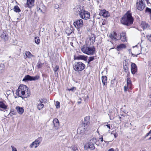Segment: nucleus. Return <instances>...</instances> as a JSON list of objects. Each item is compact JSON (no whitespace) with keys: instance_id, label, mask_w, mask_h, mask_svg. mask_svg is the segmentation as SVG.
<instances>
[{"instance_id":"f257e3e1","label":"nucleus","mask_w":151,"mask_h":151,"mask_svg":"<svg viewBox=\"0 0 151 151\" xmlns=\"http://www.w3.org/2000/svg\"><path fill=\"white\" fill-rule=\"evenodd\" d=\"M133 21L134 18L132 13L129 11L122 17L120 20L122 24L127 26L132 25L133 23Z\"/></svg>"},{"instance_id":"f03ea898","label":"nucleus","mask_w":151,"mask_h":151,"mask_svg":"<svg viewBox=\"0 0 151 151\" xmlns=\"http://www.w3.org/2000/svg\"><path fill=\"white\" fill-rule=\"evenodd\" d=\"M27 87L25 85H20L17 90L16 94L19 97L22 98V99L25 97V91L27 90Z\"/></svg>"},{"instance_id":"7ed1b4c3","label":"nucleus","mask_w":151,"mask_h":151,"mask_svg":"<svg viewBox=\"0 0 151 151\" xmlns=\"http://www.w3.org/2000/svg\"><path fill=\"white\" fill-rule=\"evenodd\" d=\"M81 50L83 53L87 55H93L95 51V49L94 46L89 47L87 45H83Z\"/></svg>"},{"instance_id":"20e7f679","label":"nucleus","mask_w":151,"mask_h":151,"mask_svg":"<svg viewBox=\"0 0 151 151\" xmlns=\"http://www.w3.org/2000/svg\"><path fill=\"white\" fill-rule=\"evenodd\" d=\"M85 65L81 62L76 63L73 66L74 69L76 71H81L85 68Z\"/></svg>"},{"instance_id":"39448f33","label":"nucleus","mask_w":151,"mask_h":151,"mask_svg":"<svg viewBox=\"0 0 151 151\" xmlns=\"http://www.w3.org/2000/svg\"><path fill=\"white\" fill-rule=\"evenodd\" d=\"M39 78V76H31L29 75L26 76L23 79V81H36Z\"/></svg>"},{"instance_id":"423d86ee","label":"nucleus","mask_w":151,"mask_h":151,"mask_svg":"<svg viewBox=\"0 0 151 151\" xmlns=\"http://www.w3.org/2000/svg\"><path fill=\"white\" fill-rule=\"evenodd\" d=\"M42 140V137H39L34 141L30 145V148H32L34 146L35 148H36L39 145L40 142Z\"/></svg>"},{"instance_id":"0eeeda50","label":"nucleus","mask_w":151,"mask_h":151,"mask_svg":"<svg viewBox=\"0 0 151 151\" xmlns=\"http://www.w3.org/2000/svg\"><path fill=\"white\" fill-rule=\"evenodd\" d=\"M84 10V9L83 7L79 5H77L74 9V11L77 14H78L80 16L81 14L83 13Z\"/></svg>"},{"instance_id":"6e6552de","label":"nucleus","mask_w":151,"mask_h":151,"mask_svg":"<svg viewBox=\"0 0 151 151\" xmlns=\"http://www.w3.org/2000/svg\"><path fill=\"white\" fill-rule=\"evenodd\" d=\"M136 7L139 10H142L145 7V5L144 4L142 0H139L136 3Z\"/></svg>"},{"instance_id":"1a4fd4ad","label":"nucleus","mask_w":151,"mask_h":151,"mask_svg":"<svg viewBox=\"0 0 151 151\" xmlns=\"http://www.w3.org/2000/svg\"><path fill=\"white\" fill-rule=\"evenodd\" d=\"M90 13L89 12L87 11H85L84 10V11L80 15V17L83 19L85 20H87L90 18Z\"/></svg>"},{"instance_id":"9d476101","label":"nucleus","mask_w":151,"mask_h":151,"mask_svg":"<svg viewBox=\"0 0 151 151\" xmlns=\"http://www.w3.org/2000/svg\"><path fill=\"white\" fill-rule=\"evenodd\" d=\"M73 25L77 29L81 28L83 25V21L81 19L77 20L74 22Z\"/></svg>"},{"instance_id":"9b49d317","label":"nucleus","mask_w":151,"mask_h":151,"mask_svg":"<svg viewBox=\"0 0 151 151\" xmlns=\"http://www.w3.org/2000/svg\"><path fill=\"white\" fill-rule=\"evenodd\" d=\"M35 0H27V3L25 5V7L31 8L33 6Z\"/></svg>"},{"instance_id":"f8f14e48","label":"nucleus","mask_w":151,"mask_h":151,"mask_svg":"<svg viewBox=\"0 0 151 151\" xmlns=\"http://www.w3.org/2000/svg\"><path fill=\"white\" fill-rule=\"evenodd\" d=\"M88 117H85L84 118V121L83 122L82 124V127H83L84 129L85 128H86L89 123V122L88 120Z\"/></svg>"},{"instance_id":"ddd939ff","label":"nucleus","mask_w":151,"mask_h":151,"mask_svg":"<svg viewBox=\"0 0 151 151\" xmlns=\"http://www.w3.org/2000/svg\"><path fill=\"white\" fill-rule=\"evenodd\" d=\"M131 67V73L133 74H134L137 71V67L136 64L134 63H132Z\"/></svg>"},{"instance_id":"4468645a","label":"nucleus","mask_w":151,"mask_h":151,"mask_svg":"<svg viewBox=\"0 0 151 151\" xmlns=\"http://www.w3.org/2000/svg\"><path fill=\"white\" fill-rule=\"evenodd\" d=\"M126 32H123L121 33H120V37L119 38H120L121 40L123 42L126 41L127 40V38L126 36Z\"/></svg>"},{"instance_id":"2eb2a0df","label":"nucleus","mask_w":151,"mask_h":151,"mask_svg":"<svg viewBox=\"0 0 151 151\" xmlns=\"http://www.w3.org/2000/svg\"><path fill=\"white\" fill-rule=\"evenodd\" d=\"M109 37L112 40H115L116 41L119 39H118L117 38V34L116 32H113L112 33H111L109 35Z\"/></svg>"},{"instance_id":"dca6fc26","label":"nucleus","mask_w":151,"mask_h":151,"mask_svg":"<svg viewBox=\"0 0 151 151\" xmlns=\"http://www.w3.org/2000/svg\"><path fill=\"white\" fill-rule=\"evenodd\" d=\"M100 14L101 15H102L104 17H108L109 16V14L108 12L106 11V10H103L101 11Z\"/></svg>"},{"instance_id":"f3484780","label":"nucleus","mask_w":151,"mask_h":151,"mask_svg":"<svg viewBox=\"0 0 151 151\" xmlns=\"http://www.w3.org/2000/svg\"><path fill=\"white\" fill-rule=\"evenodd\" d=\"M74 57L75 59L82 60L86 61L87 60V57L84 55H80L77 56L76 58L75 56Z\"/></svg>"},{"instance_id":"a211bd4d","label":"nucleus","mask_w":151,"mask_h":151,"mask_svg":"<svg viewBox=\"0 0 151 151\" xmlns=\"http://www.w3.org/2000/svg\"><path fill=\"white\" fill-rule=\"evenodd\" d=\"M16 109L18 113L20 114H22L24 111V109L22 107H21L19 106H17Z\"/></svg>"},{"instance_id":"6ab92c4d","label":"nucleus","mask_w":151,"mask_h":151,"mask_svg":"<svg viewBox=\"0 0 151 151\" xmlns=\"http://www.w3.org/2000/svg\"><path fill=\"white\" fill-rule=\"evenodd\" d=\"M1 38H3L5 41H7L8 39V34L4 32L1 35Z\"/></svg>"},{"instance_id":"aec40b11","label":"nucleus","mask_w":151,"mask_h":151,"mask_svg":"<svg viewBox=\"0 0 151 151\" xmlns=\"http://www.w3.org/2000/svg\"><path fill=\"white\" fill-rule=\"evenodd\" d=\"M141 26L143 29H145L149 27L148 24L145 22H142L141 24Z\"/></svg>"},{"instance_id":"412c9836","label":"nucleus","mask_w":151,"mask_h":151,"mask_svg":"<svg viewBox=\"0 0 151 151\" xmlns=\"http://www.w3.org/2000/svg\"><path fill=\"white\" fill-rule=\"evenodd\" d=\"M126 47L125 45L123 44H120L117 47V49L118 51H120L123 48H125Z\"/></svg>"},{"instance_id":"4be33fe9","label":"nucleus","mask_w":151,"mask_h":151,"mask_svg":"<svg viewBox=\"0 0 151 151\" xmlns=\"http://www.w3.org/2000/svg\"><path fill=\"white\" fill-rule=\"evenodd\" d=\"M37 108L39 110H40L44 107V105L42 103H39V101L37 102Z\"/></svg>"},{"instance_id":"5701e85b","label":"nucleus","mask_w":151,"mask_h":151,"mask_svg":"<svg viewBox=\"0 0 151 151\" xmlns=\"http://www.w3.org/2000/svg\"><path fill=\"white\" fill-rule=\"evenodd\" d=\"M102 81L104 85H106L107 83V77L106 76H102Z\"/></svg>"},{"instance_id":"b1692460","label":"nucleus","mask_w":151,"mask_h":151,"mask_svg":"<svg viewBox=\"0 0 151 151\" xmlns=\"http://www.w3.org/2000/svg\"><path fill=\"white\" fill-rule=\"evenodd\" d=\"M145 13L151 17V9L147 7L145 11Z\"/></svg>"},{"instance_id":"393cba45","label":"nucleus","mask_w":151,"mask_h":151,"mask_svg":"<svg viewBox=\"0 0 151 151\" xmlns=\"http://www.w3.org/2000/svg\"><path fill=\"white\" fill-rule=\"evenodd\" d=\"M53 123L55 127H58L59 125L58 120L57 119H53Z\"/></svg>"},{"instance_id":"a878e982","label":"nucleus","mask_w":151,"mask_h":151,"mask_svg":"<svg viewBox=\"0 0 151 151\" xmlns=\"http://www.w3.org/2000/svg\"><path fill=\"white\" fill-rule=\"evenodd\" d=\"M88 148H89L91 150H93L95 149L94 144L91 143V142H88Z\"/></svg>"},{"instance_id":"bb28decb","label":"nucleus","mask_w":151,"mask_h":151,"mask_svg":"<svg viewBox=\"0 0 151 151\" xmlns=\"http://www.w3.org/2000/svg\"><path fill=\"white\" fill-rule=\"evenodd\" d=\"M127 85L128 88H130L131 87L132 85V83L130 78H128L127 79Z\"/></svg>"},{"instance_id":"cd10ccee","label":"nucleus","mask_w":151,"mask_h":151,"mask_svg":"<svg viewBox=\"0 0 151 151\" xmlns=\"http://www.w3.org/2000/svg\"><path fill=\"white\" fill-rule=\"evenodd\" d=\"M4 65L2 63L0 64V73L4 72Z\"/></svg>"},{"instance_id":"c85d7f7f","label":"nucleus","mask_w":151,"mask_h":151,"mask_svg":"<svg viewBox=\"0 0 151 151\" xmlns=\"http://www.w3.org/2000/svg\"><path fill=\"white\" fill-rule=\"evenodd\" d=\"M7 106L2 101H0V107L4 109H6L7 108Z\"/></svg>"},{"instance_id":"c756f323","label":"nucleus","mask_w":151,"mask_h":151,"mask_svg":"<svg viewBox=\"0 0 151 151\" xmlns=\"http://www.w3.org/2000/svg\"><path fill=\"white\" fill-rule=\"evenodd\" d=\"M14 11L16 12H19L21 11V10L17 6H15L14 7Z\"/></svg>"},{"instance_id":"7c9ffc66","label":"nucleus","mask_w":151,"mask_h":151,"mask_svg":"<svg viewBox=\"0 0 151 151\" xmlns=\"http://www.w3.org/2000/svg\"><path fill=\"white\" fill-rule=\"evenodd\" d=\"M59 69V67L58 65H56L55 66L53 69V70L55 72V75L56 74L58 75V73L57 72L58 70Z\"/></svg>"},{"instance_id":"2f4dec72","label":"nucleus","mask_w":151,"mask_h":151,"mask_svg":"<svg viewBox=\"0 0 151 151\" xmlns=\"http://www.w3.org/2000/svg\"><path fill=\"white\" fill-rule=\"evenodd\" d=\"M70 148L71 150L74 151H76V150H78L77 146L75 145H73L70 147Z\"/></svg>"},{"instance_id":"473e14b6","label":"nucleus","mask_w":151,"mask_h":151,"mask_svg":"<svg viewBox=\"0 0 151 151\" xmlns=\"http://www.w3.org/2000/svg\"><path fill=\"white\" fill-rule=\"evenodd\" d=\"M96 139L95 137H93L89 141V142H91V143H93V144H94L96 143Z\"/></svg>"},{"instance_id":"72a5a7b5","label":"nucleus","mask_w":151,"mask_h":151,"mask_svg":"<svg viewBox=\"0 0 151 151\" xmlns=\"http://www.w3.org/2000/svg\"><path fill=\"white\" fill-rule=\"evenodd\" d=\"M35 43L37 45H38L40 42V40L38 37H35Z\"/></svg>"},{"instance_id":"f704fd0d","label":"nucleus","mask_w":151,"mask_h":151,"mask_svg":"<svg viewBox=\"0 0 151 151\" xmlns=\"http://www.w3.org/2000/svg\"><path fill=\"white\" fill-rule=\"evenodd\" d=\"M123 66H128V60L126 59L123 62Z\"/></svg>"},{"instance_id":"c9c22d12","label":"nucleus","mask_w":151,"mask_h":151,"mask_svg":"<svg viewBox=\"0 0 151 151\" xmlns=\"http://www.w3.org/2000/svg\"><path fill=\"white\" fill-rule=\"evenodd\" d=\"M46 101L47 100L46 99H40L38 101H39V103L42 104L43 103H45L46 102Z\"/></svg>"},{"instance_id":"e433bc0d","label":"nucleus","mask_w":151,"mask_h":151,"mask_svg":"<svg viewBox=\"0 0 151 151\" xmlns=\"http://www.w3.org/2000/svg\"><path fill=\"white\" fill-rule=\"evenodd\" d=\"M25 55L26 56V58H30L31 56L32 55V54L29 51L26 52H25Z\"/></svg>"},{"instance_id":"4c0bfd02","label":"nucleus","mask_w":151,"mask_h":151,"mask_svg":"<svg viewBox=\"0 0 151 151\" xmlns=\"http://www.w3.org/2000/svg\"><path fill=\"white\" fill-rule=\"evenodd\" d=\"M95 37L94 36V35H91V37L90 39L91 40H92V43L93 44L95 41Z\"/></svg>"},{"instance_id":"58836bf2","label":"nucleus","mask_w":151,"mask_h":151,"mask_svg":"<svg viewBox=\"0 0 151 151\" xmlns=\"http://www.w3.org/2000/svg\"><path fill=\"white\" fill-rule=\"evenodd\" d=\"M42 63L38 61L37 65V66L38 68H40L42 67Z\"/></svg>"},{"instance_id":"ea45409f","label":"nucleus","mask_w":151,"mask_h":151,"mask_svg":"<svg viewBox=\"0 0 151 151\" xmlns=\"http://www.w3.org/2000/svg\"><path fill=\"white\" fill-rule=\"evenodd\" d=\"M115 81V78L114 79L111 80V86L114 87V83Z\"/></svg>"},{"instance_id":"a19ab883","label":"nucleus","mask_w":151,"mask_h":151,"mask_svg":"<svg viewBox=\"0 0 151 151\" xmlns=\"http://www.w3.org/2000/svg\"><path fill=\"white\" fill-rule=\"evenodd\" d=\"M94 59V57L93 56L90 57L88 60V63H89L90 62L93 60Z\"/></svg>"},{"instance_id":"79ce46f5","label":"nucleus","mask_w":151,"mask_h":151,"mask_svg":"<svg viewBox=\"0 0 151 151\" xmlns=\"http://www.w3.org/2000/svg\"><path fill=\"white\" fill-rule=\"evenodd\" d=\"M111 134L114 135L115 138L116 137L118 136L117 134H116V132L115 131H112L111 133Z\"/></svg>"},{"instance_id":"37998d69","label":"nucleus","mask_w":151,"mask_h":151,"mask_svg":"<svg viewBox=\"0 0 151 151\" xmlns=\"http://www.w3.org/2000/svg\"><path fill=\"white\" fill-rule=\"evenodd\" d=\"M55 105L56 106L57 108H60V102L57 101L55 103Z\"/></svg>"},{"instance_id":"c03bdc74","label":"nucleus","mask_w":151,"mask_h":151,"mask_svg":"<svg viewBox=\"0 0 151 151\" xmlns=\"http://www.w3.org/2000/svg\"><path fill=\"white\" fill-rule=\"evenodd\" d=\"M123 69L124 71L126 73L128 69V66H123Z\"/></svg>"},{"instance_id":"a18cd8bd","label":"nucleus","mask_w":151,"mask_h":151,"mask_svg":"<svg viewBox=\"0 0 151 151\" xmlns=\"http://www.w3.org/2000/svg\"><path fill=\"white\" fill-rule=\"evenodd\" d=\"M76 88L75 87H73L71 88H70L69 90V91H74L76 90Z\"/></svg>"},{"instance_id":"49530a36","label":"nucleus","mask_w":151,"mask_h":151,"mask_svg":"<svg viewBox=\"0 0 151 151\" xmlns=\"http://www.w3.org/2000/svg\"><path fill=\"white\" fill-rule=\"evenodd\" d=\"M54 7L55 9H57L59 7V6L58 4H55Z\"/></svg>"},{"instance_id":"de8ad7c7","label":"nucleus","mask_w":151,"mask_h":151,"mask_svg":"<svg viewBox=\"0 0 151 151\" xmlns=\"http://www.w3.org/2000/svg\"><path fill=\"white\" fill-rule=\"evenodd\" d=\"M11 147L12 148V151H17V149L13 146H11Z\"/></svg>"},{"instance_id":"09e8293b","label":"nucleus","mask_w":151,"mask_h":151,"mask_svg":"<svg viewBox=\"0 0 151 151\" xmlns=\"http://www.w3.org/2000/svg\"><path fill=\"white\" fill-rule=\"evenodd\" d=\"M147 39L151 42V36H147Z\"/></svg>"},{"instance_id":"8fccbe9b","label":"nucleus","mask_w":151,"mask_h":151,"mask_svg":"<svg viewBox=\"0 0 151 151\" xmlns=\"http://www.w3.org/2000/svg\"><path fill=\"white\" fill-rule=\"evenodd\" d=\"M144 1L145 0H144ZM147 2V4L149 3L151 4V0H145Z\"/></svg>"},{"instance_id":"3c124183","label":"nucleus","mask_w":151,"mask_h":151,"mask_svg":"<svg viewBox=\"0 0 151 151\" xmlns=\"http://www.w3.org/2000/svg\"><path fill=\"white\" fill-rule=\"evenodd\" d=\"M128 87H127V86H124V91H127V88Z\"/></svg>"},{"instance_id":"603ef678","label":"nucleus","mask_w":151,"mask_h":151,"mask_svg":"<svg viewBox=\"0 0 151 151\" xmlns=\"http://www.w3.org/2000/svg\"><path fill=\"white\" fill-rule=\"evenodd\" d=\"M128 51L129 52V53L130 54L131 53V54L132 55H134V54L133 53H132V51H131V49H129L128 50Z\"/></svg>"},{"instance_id":"864d4df0","label":"nucleus","mask_w":151,"mask_h":151,"mask_svg":"<svg viewBox=\"0 0 151 151\" xmlns=\"http://www.w3.org/2000/svg\"><path fill=\"white\" fill-rule=\"evenodd\" d=\"M106 126H107V127L109 129H110V127L109 124L106 125Z\"/></svg>"},{"instance_id":"5fc2aeb1","label":"nucleus","mask_w":151,"mask_h":151,"mask_svg":"<svg viewBox=\"0 0 151 151\" xmlns=\"http://www.w3.org/2000/svg\"><path fill=\"white\" fill-rule=\"evenodd\" d=\"M150 134H151V133H150V132H149L148 133H147L145 136V137H147V136H148Z\"/></svg>"},{"instance_id":"6e6d98bb","label":"nucleus","mask_w":151,"mask_h":151,"mask_svg":"<svg viewBox=\"0 0 151 151\" xmlns=\"http://www.w3.org/2000/svg\"><path fill=\"white\" fill-rule=\"evenodd\" d=\"M114 149L113 148H111L109 149L108 151H114Z\"/></svg>"},{"instance_id":"4d7b16f0","label":"nucleus","mask_w":151,"mask_h":151,"mask_svg":"<svg viewBox=\"0 0 151 151\" xmlns=\"http://www.w3.org/2000/svg\"><path fill=\"white\" fill-rule=\"evenodd\" d=\"M99 139L101 140V142L103 141V138L102 137L100 138H99Z\"/></svg>"},{"instance_id":"13d9d810","label":"nucleus","mask_w":151,"mask_h":151,"mask_svg":"<svg viewBox=\"0 0 151 151\" xmlns=\"http://www.w3.org/2000/svg\"><path fill=\"white\" fill-rule=\"evenodd\" d=\"M140 54V53H137V55H134H134H133V56L134 57V56L137 57V55H138L139 54Z\"/></svg>"},{"instance_id":"bf43d9fd","label":"nucleus","mask_w":151,"mask_h":151,"mask_svg":"<svg viewBox=\"0 0 151 151\" xmlns=\"http://www.w3.org/2000/svg\"><path fill=\"white\" fill-rule=\"evenodd\" d=\"M105 24V22H103L102 23V25H104Z\"/></svg>"},{"instance_id":"052dcab7","label":"nucleus","mask_w":151,"mask_h":151,"mask_svg":"<svg viewBox=\"0 0 151 151\" xmlns=\"http://www.w3.org/2000/svg\"><path fill=\"white\" fill-rule=\"evenodd\" d=\"M71 33V32L70 33H68L67 35L69 36Z\"/></svg>"},{"instance_id":"680f3d73","label":"nucleus","mask_w":151,"mask_h":151,"mask_svg":"<svg viewBox=\"0 0 151 151\" xmlns=\"http://www.w3.org/2000/svg\"><path fill=\"white\" fill-rule=\"evenodd\" d=\"M148 139L149 140L151 139V137L149 138Z\"/></svg>"},{"instance_id":"e2e57ef3","label":"nucleus","mask_w":151,"mask_h":151,"mask_svg":"<svg viewBox=\"0 0 151 151\" xmlns=\"http://www.w3.org/2000/svg\"><path fill=\"white\" fill-rule=\"evenodd\" d=\"M84 0H79V1H83Z\"/></svg>"},{"instance_id":"0e129e2a","label":"nucleus","mask_w":151,"mask_h":151,"mask_svg":"<svg viewBox=\"0 0 151 151\" xmlns=\"http://www.w3.org/2000/svg\"><path fill=\"white\" fill-rule=\"evenodd\" d=\"M119 118V119H120V120H121V117H120Z\"/></svg>"},{"instance_id":"69168bd1","label":"nucleus","mask_w":151,"mask_h":151,"mask_svg":"<svg viewBox=\"0 0 151 151\" xmlns=\"http://www.w3.org/2000/svg\"><path fill=\"white\" fill-rule=\"evenodd\" d=\"M150 65L151 66V62L150 63Z\"/></svg>"},{"instance_id":"338daca9","label":"nucleus","mask_w":151,"mask_h":151,"mask_svg":"<svg viewBox=\"0 0 151 151\" xmlns=\"http://www.w3.org/2000/svg\"><path fill=\"white\" fill-rule=\"evenodd\" d=\"M149 132H150V133H151V129L150 130V131H149Z\"/></svg>"},{"instance_id":"774afa93","label":"nucleus","mask_w":151,"mask_h":151,"mask_svg":"<svg viewBox=\"0 0 151 151\" xmlns=\"http://www.w3.org/2000/svg\"><path fill=\"white\" fill-rule=\"evenodd\" d=\"M78 104H80L81 103V102H78Z\"/></svg>"}]
</instances>
